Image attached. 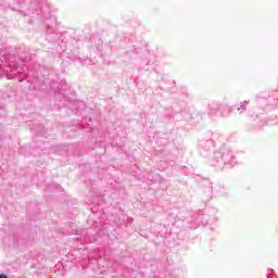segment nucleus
Segmentation results:
<instances>
[{
	"label": "nucleus",
	"mask_w": 278,
	"mask_h": 278,
	"mask_svg": "<svg viewBox=\"0 0 278 278\" xmlns=\"http://www.w3.org/2000/svg\"><path fill=\"white\" fill-rule=\"evenodd\" d=\"M0 278H8L5 274H0Z\"/></svg>",
	"instance_id": "obj_4"
},
{
	"label": "nucleus",
	"mask_w": 278,
	"mask_h": 278,
	"mask_svg": "<svg viewBox=\"0 0 278 278\" xmlns=\"http://www.w3.org/2000/svg\"><path fill=\"white\" fill-rule=\"evenodd\" d=\"M212 111L214 112V111H216V109H212Z\"/></svg>",
	"instance_id": "obj_5"
},
{
	"label": "nucleus",
	"mask_w": 278,
	"mask_h": 278,
	"mask_svg": "<svg viewBox=\"0 0 278 278\" xmlns=\"http://www.w3.org/2000/svg\"><path fill=\"white\" fill-rule=\"evenodd\" d=\"M249 105V101H243L241 103V106L238 110H242L244 112V110H247V106Z\"/></svg>",
	"instance_id": "obj_3"
},
{
	"label": "nucleus",
	"mask_w": 278,
	"mask_h": 278,
	"mask_svg": "<svg viewBox=\"0 0 278 278\" xmlns=\"http://www.w3.org/2000/svg\"><path fill=\"white\" fill-rule=\"evenodd\" d=\"M225 162V155L222 151H216L213 155V166H218V164H223Z\"/></svg>",
	"instance_id": "obj_1"
},
{
	"label": "nucleus",
	"mask_w": 278,
	"mask_h": 278,
	"mask_svg": "<svg viewBox=\"0 0 278 278\" xmlns=\"http://www.w3.org/2000/svg\"><path fill=\"white\" fill-rule=\"evenodd\" d=\"M218 110L220 112V116L223 117H227L229 116V114H231V108H229L228 105H220Z\"/></svg>",
	"instance_id": "obj_2"
}]
</instances>
